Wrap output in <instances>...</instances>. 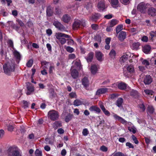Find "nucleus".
Here are the masks:
<instances>
[{
  "label": "nucleus",
  "instance_id": "052dcab7",
  "mask_svg": "<svg viewBox=\"0 0 156 156\" xmlns=\"http://www.w3.org/2000/svg\"><path fill=\"white\" fill-rule=\"evenodd\" d=\"M5 134V132L2 129H0V138H2Z\"/></svg>",
  "mask_w": 156,
  "mask_h": 156
},
{
  "label": "nucleus",
  "instance_id": "0eeeda50",
  "mask_svg": "<svg viewBox=\"0 0 156 156\" xmlns=\"http://www.w3.org/2000/svg\"><path fill=\"white\" fill-rule=\"evenodd\" d=\"M126 69L127 71L124 72V74L125 76L129 77V76L130 75L128 74L127 72H129L130 73H133L135 71L134 67L133 66L130 65L127 67Z\"/></svg>",
  "mask_w": 156,
  "mask_h": 156
},
{
  "label": "nucleus",
  "instance_id": "e2e57ef3",
  "mask_svg": "<svg viewBox=\"0 0 156 156\" xmlns=\"http://www.w3.org/2000/svg\"><path fill=\"white\" fill-rule=\"evenodd\" d=\"M13 129V127L12 125H9L8 126V130L9 131H12Z\"/></svg>",
  "mask_w": 156,
  "mask_h": 156
},
{
  "label": "nucleus",
  "instance_id": "f3484780",
  "mask_svg": "<svg viewBox=\"0 0 156 156\" xmlns=\"http://www.w3.org/2000/svg\"><path fill=\"white\" fill-rule=\"evenodd\" d=\"M95 56L97 59L99 61H102V57L103 54L100 51H97L95 52Z\"/></svg>",
  "mask_w": 156,
  "mask_h": 156
},
{
  "label": "nucleus",
  "instance_id": "72a5a7b5",
  "mask_svg": "<svg viewBox=\"0 0 156 156\" xmlns=\"http://www.w3.org/2000/svg\"><path fill=\"white\" fill-rule=\"evenodd\" d=\"M82 104V102L81 101L78 99L75 100L73 102L74 105L76 106H78Z\"/></svg>",
  "mask_w": 156,
  "mask_h": 156
},
{
  "label": "nucleus",
  "instance_id": "20e7f679",
  "mask_svg": "<svg viewBox=\"0 0 156 156\" xmlns=\"http://www.w3.org/2000/svg\"><path fill=\"white\" fill-rule=\"evenodd\" d=\"M55 36L57 39L59 40L62 44H65L66 42V40L65 38H70V36L68 35L58 32L56 33Z\"/></svg>",
  "mask_w": 156,
  "mask_h": 156
},
{
  "label": "nucleus",
  "instance_id": "2eb2a0df",
  "mask_svg": "<svg viewBox=\"0 0 156 156\" xmlns=\"http://www.w3.org/2000/svg\"><path fill=\"white\" fill-rule=\"evenodd\" d=\"M82 85L84 87H88L89 85V82L87 77H85L82 80Z\"/></svg>",
  "mask_w": 156,
  "mask_h": 156
},
{
  "label": "nucleus",
  "instance_id": "680f3d73",
  "mask_svg": "<svg viewBox=\"0 0 156 156\" xmlns=\"http://www.w3.org/2000/svg\"><path fill=\"white\" fill-rule=\"evenodd\" d=\"M126 145L129 148H133L134 146L131 143L129 142H127L126 144Z\"/></svg>",
  "mask_w": 156,
  "mask_h": 156
},
{
  "label": "nucleus",
  "instance_id": "6e6552de",
  "mask_svg": "<svg viewBox=\"0 0 156 156\" xmlns=\"http://www.w3.org/2000/svg\"><path fill=\"white\" fill-rule=\"evenodd\" d=\"M147 8L146 5L143 3L139 4L137 7V9L141 13H144Z\"/></svg>",
  "mask_w": 156,
  "mask_h": 156
},
{
  "label": "nucleus",
  "instance_id": "49530a36",
  "mask_svg": "<svg viewBox=\"0 0 156 156\" xmlns=\"http://www.w3.org/2000/svg\"><path fill=\"white\" fill-rule=\"evenodd\" d=\"M139 46L140 44L138 43H133V48L134 49H137Z\"/></svg>",
  "mask_w": 156,
  "mask_h": 156
},
{
  "label": "nucleus",
  "instance_id": "7ed1b4c3",
  "mask_svg": "<svg viewBox=\"0 0 156 156\" xmlns=\"http://www.w3.org/2000/svg\"><path fill=\"white\" fill-rule=\"evenodd\" d=\"M15 64L14 62H9L3 66V69L5 73L7 75H10L11 72L14 71Z\"/></svg>",
  "mask_w": 156,
  "mask_h": 156
},
{
  "label": "nucleus",
  "instance_id": "f8f14e48",
  "mask_svg": "<svg viewBox=\"0 0 156 156\" xmlns=\"http://www.w3.org/2000/svg\"><path fill=\"white\" fill-rule=\"evenodd\" d=\"M70 16L68 14H66L63 15L62 18V20L65 23H68L70 20Z\"/></svg>",
  "mask_w": 156,
  "mask_h": 156
},
{
  "label": "nucleus",
  "instance_id": "58836bf2",
  "mask_svg": "<svg viewBox=\"0 0 156 156\" xmlns=\"http://www.w3.org/2000/svg\"><path fill=\"white\" fill-rule=\"evenodd\" d=\"M129 56L127 55H123L121 58V59L122 61L123 62H125L128 58Z\"/></svg>",
  "mask_w": 156,
  "mask_h": 156
},
{
  "label": "nucleus",
  "instance_id": "338daca9",
  "mask_svg": "<svg viewBox=\"0 0 156 156\" xmlns=\"http://www.w3.org/2000/svg\"><path fill=\"white\" fill-rule=\"evenodd\" d=\"M118 96L117 94H113L110 95V98L111 99H113Z\"/></svg>",
  "mask_w": 156,
  "mask_h": 156
},
{
  "label": "nucleus",
  "instance_id": "8fccbe9b",
  "mask_svg": "<svg viewBox=\"0 0 156 156\" xmlns=\"http://www.w3.org/2000/svg\"><path fill=\"white\" fill-rule=\"evenodd\" d=\"M55 12L56 14L59 15L62 13L61 9L58 8H56L55 9Z\"/></svg>",
  "mask_w": 156,
  "mask_h": 156
},
{
  "label": "nucleus",
  "instance_id": "1a4fd4ad",
  "mask_svg": "<svg viewBox=\"0 0 156 156\" xmlns=\"http://www.w3.org/2000/svg\"><path fill=\"white\" fill-rule=\"evenodd\" d=\"M13 55L16 58V61L17 63L18 64L20 60L21 56L20 53L16 50L13 52Z\"/></svg>",
  "mask_w": 156,
  "mask_h": 156
},
{
  "label": "nucleus",
  "instance_id": "603ef678",
  "mask_svg": "<svg viewBox=\"0 0 156 156\" xmlns=\"http://www.w3.org/2000/svg\"><path fill=\"white\" fill-rule=\"evenodd\" d=\"M128 130L131 132H132L134 134L136 133V128H133L130 127H129L128 128Z\"/></svg>",
  "mask_w": 156,
  "mask_h": 156
},
{
  "label": "nucleus",
  "instance_id": "aec40b11",
  "mask_svg": "<svg viewBox=\"0 0 156 156\" xmlns=\"http://www.w3.org/2000/svg\"><path fill=\"white\" fill-rule=\"evenodd\" d=\"M123 102V100L122 98H119L118 99L116 102V105L119 107L122 106V105Z\"/></svg>",
  "mask_w": 156,
  "mask_h": 156
},
{
  "label": "nucleus",
  "instance_id": "de8ad7c7",
  "mask_svg": "<svg viewBox=\"0 0 156 156\" xmlns=\"http://www.w3.org/2000/svg\"><path fill=\"white\" fill-rule=\"evenodd\" d=\"M108 149V148L104 145L101 146L100 148V150L103 152H106Z\"/></svg>",
  "mask_w": 156,
  "mask_h": 156
},
{
  "label": "nucleus",
  "instance_id": "6e6d98bb",
  "mask_svg": "<svg viewBox=\"0 0 156 156\" xmlns=\"http://www.w3.org/2000/svg\"><path fill=\"white\" fill-rule=\"evenodd\" d=\"M118 3V0H111V3L113 5H117Z\"/></svg>",
  "mask_w": 156,
  "mask_h": 156
},
{
  "label": "nucleus",
  "instance_id": "c9c22d12",
  "mask_svg": "<svg viewBox=\"0 0 156 156\" xmlns=\"http://www.w3.org/2000/svg\"><path fill=\"white\" fill-rule=\"evenodd\" d=\"M154 111V109L152 106H149L147 108V112L151 114L153 113Z\"/></svg>",
  "mask_w": 156,
  "mask_h": 156
},
{
  "label": "nucleus",
  "instance_id": "7c9ffc66",
  "mask_svg": "<svg viewBox=\"0 0 156 156\" xmlns=\"http://www.w3.org/2000/svg\"><path fill=\"white\" fill-rule=\"evenodd\" d=\"M123 26L121 24L118 26L116 28V33L117 34H118L123 29Z\"/></svg>",
  "mask_w": 156,
  "mask_h": 156
},
{
  "label": "nucleus",
  "instance_id": "473e14b6",
  "mask_svg": "<svg viewBox=\"0 0 156 156\" xmlns=\"http://www.w3.org/2000/svg\"><path fill=\"white\" fill-rule=\"evenodd\" d=\"M22 103L23 104L22 105V107L24 109H26L28 108L29 104L27 101L25 100H23L22 101Z\"/></svg>",
  "mask_w": 156,
  "mask_h": 156
},
{
  "label": "nucleus",
  "instance_id": "f704fd0d",
  "mask_svg": "<svg viewBox=\"0 0 156 156\" xmlns=\"http://www.w3.org/2000/svg\"><path fill=\"white\" fill-rule=\"evenodd\" d=\"M48 62H46L45 61H43L41 62V64L42 66L44 65L43 67L44 69H48Z\"/></svg>",
  "mask_w": 156,
  "mask_h": 156
},
{
  "label": "nucleus",
  "instance_id": "79ce46f5",
  "mask_svg": "<svg viewBox=\"0 0 156 156\" xmlns=\"http://www.w3.org/2000/svg\"><path fill=\"white\" fill-rule=\"evenodd\" d=\"M35 156H42V152L41 151L37 149L35 152Z\"/></svg>",
  "mask_w": 156,
  "mask_h": 156
},
{
  "label": "nucleus",
  "instance_id": "bf43d9fd",
  "mask_svg": "<svg viewBox=\"0 0 156 156\" xmlns=\"http://www.w3.org/2000/svg\"><path fill=\"white\" fill-rule=\"evenodd\" d=\"M124 154L120 152H118L114 154L113 156H123Z\"/></svg>",
  "mask_w": 156,
  "mask_h": 156
},
{
  "label": "nucleus",
  "instance_id": "393cba45",
  "mask_svg": "<svg viewBox=\"0 0 156 156\" xmlns=\"http://www.w3.org/2000/svg\"><path fill=\"white\" fill-rule=\"evenodd\" d=\"M118 87L120 90H124L126 88V85L124 83H121L118 84Z\"/></svg>",
  "mask_w": 156,
  "mask_h": 156
},
{
  "label": "nucleus",
  "instance_id": "f257e3e1",
  "mask_svg": "<svg viewBox=\"0 0 156 156\" xmlns=\"http://www.w3.org/2000/svg\"><path fill=\"white\" fill-rule=\"evenodd\" d=\"M7 156H22L21 152L16 146H10L7 151Z\"/></svg>",
  "mask_w": 156,
  "mask_h": 156
},
{
  "label": "nucleus",
  "instance_id": "e433bc0d",
  "mask_svg": "<svg viewBox=\"0 0 156 156\" xmlns=\"http://www.w3.org/2000/svg\"><path fill=\"white\" fill-rule=\"evenodd\" d=\"M118 21L115 19H113L111 21L110 24L111 27H113L118 23Z\"/></svg>",
  "mask_w": 156,
  "mask_h": 156
},
{
  "label": "nucleus",
  "instance_id": "a878e982",
  "mask_svg": "<svg viewBox=\"0 0 156 156\" xmlns=\"http://www.w3.org/2000/svg\"><path fill=\"white\" fill-rule=\"evenodd\" d=\"M130 95L131 96L135 98L138 97L139 96L136 90H133L130 91Z\"/></svg>",
  "mask_w": 156,
  "mask_h": 156
},
{
  "label": "nucleus",
  "instance_id": "423d86ee",
  "mask_svg": "<svg viewBox=\"0 0 156 156\" xmlns=\"http://www.w3.org/2000/svg\"><path fill=\"white\" fill-rule=\"evenodd\" d=\"M53 24L56 28L61 31H62L65 30V27L58 21H54Z\"/></svg>",
  "mask_w": 156,
  "mask_h": 156
},
{
  "label": "nucleus",
  "instance_id": "4be33fe9",
  "mask_svg": "<svg viewBox=\"0 0 156 156\" xmlns=\"http://www.w3.org/2000/svg\"><path fill=\"white\" fill-rule=\"evenodd\" d=\"M151 47L149 45H145L143 48V51L146 54L148 53L150 51Z\"/></svg>",
  "mask_w": 156,
  "mask_h": 156
},
{
  "label": "nucleus",
  "instance_id": "4468645a",
  "mask_svg": "<svg viewBox=\"0 0 156 156\" xmlns=\"http://www.w3.org/2000/svg\"><path fill=\"white\" fill-rule=\"evenodd\" d=\"M108 89L107 88H102L98 89L96 92V94L98 95L104 94L108 92Z\"/></svg>",
  "mask_w": 156,
  "mask_h": 156
},
{
  "label": "nucleus",
  "instance_id": "4d7b16f0",
  "mask_svg": "<svg viewBox=\"0 0 156 156\" xmlns=\"http://www.w3.org/2000/svg\"><path fill=\"white\" fill-rule=\"evenodd\" d=\"M83 135L84 136H87L88 134V131L87 129H83L82 132Z\"/></svg>",
  "mask_w": 156,
  "mask_h": 156
},
{
  "label": "nucleus",
  "instance_id": "864d4df0",
  "mask_svg": "<svg viewBox=\"0 0 156 156\" xmlns=\"http://www.w3.org/2000/svg\"><path fill=\"white\" fill-rule=\"evenodd\" d=\"M69 96L71 98H76V95L75 92H71L69 94Z\"/></svg>",
  "mask_w": 156,
  "mask_h": 156
},
{
  "label": "nucleus",
  "instance_id": "c85d7f7f",
  "mask_svg": "<svg viewBox=\"0 0 156 156\" xmlns=\"http://www.w3.org/2000/svg\"><path fill=\"white\" fill-rule=\"evenodd\" d=\"M56 96V94L54 90L53 89H51L49 90V97L51 98H53Z\"/></svg>",
  "mask_w": 156,
  "mask_h": 156
},
{
  "label": "nucleus",
  "instance_id": "a211bd4d",
  "mask_svg": "<svg viewBox=\"0 0 156 156\" xmlns=\"http://www.w3.org/2000/svg\"><path fill=\"white\" fill-rule=\"evenodd\" d=\"M71 75L74 79H76L78 76V72L75 69L73 70L71 69Z\"/></svg>",
  "mask_w": 156,
  "mask_h": 156
},
{
  "label": "nucleus",
  "instance_id": "39448f33",
  "mask_svg": "<svg viewBox=\"0 0 156 156\" xmlns=\"http://www.w3.org/2000/svg\"><path fill=\"white\" fill-rule=\"evenodd\" d=\"M48 116L51 120L55 121L58 119L59 114L58 112L55 110H51L48 112Z\"/></svg>",
  "mask_w": 156,
  "mask_h": 156
},
{
  "label": "nucleus",
  "instance_id": "bb28decb",
  "mask_svg": "<svg viewBox=\"0 0 156 156\" xmlns=\"http://www.w3.org/2000/svg\"><path fill=\"white\" fill-rule=\"evenodd\" d=\"M73 116V114H69L66 116L65 121L66 122H68L72 119Z\"/></svg>",
  "mask_w": 156,
  "mask_h": 156
},
{
  "label": "nucleus",
  "instance_id": "2f4dec72",
  "mask_svg": "<svg viewBox=\"0 0 156 156\" xmlns=\"http://www.w3.org/2000/svg\"><path fill=\"white\" fill-rule=\"evenodd\" d=\"M116 52L113 49H112L109 53V55L111 58H114L116 55Z\"/></svg>",
  "mask_w": 156,
  "mask_h": 156
},
{
  "label": "nucleus",
  "instance_id": "3c124183",
  "mask_svg": "<svg viewBox=\"0 0 156 156\" xmlns=\"http://www.w3.org/2000/svg\"><path fill=\"white\" fill-rule=\"evenodd\" d=\"M20 130L22 134H23L26 131L24 127L23 126H20Z\"/></svg>",
  "mask_w": 156,
  "mask_h": 156
},
{
  "label": "nucleus",
  "instance_id": "774afa93",
  "mask_svg": "<svg viewBox=\"0 0 156 156\" xmlns=\"http://www.w3.org/2000/svg\"><path fill=\"white\" fill-rule=\"evenodd\" d=\"M142 64L146 66H148L149 65V62L146 60H144L142 62Z\"/></svg>",
  "mask_w": 156,
  "mask_h": 156
},
{
  "label": "nucleus",
  "instance_id": "a19ab883",
  "mask_svg": "<svg viewBox=\"0 0 156 156\" xmlns=\"http://www.w3.org/2000/svg\"><path fill=\"white\" fill-rule=\"evenodd\" d=\"M151 37L150 38L153 41V37H156V31H151L150 33Z\"/></svg>",
  "mask_w": 156,
  "mask_h": 156
},
{
  "label": "nucleus",
  "instance_id": "0e129e2a",
  "mask_svg": "<svg viewBox=\"0 0 156 156\" xmlns=\"http://www.w3.org/2000/svg\"><path fill=\"white\" fill-rule=\"evenodd\" d=\"M144 138L145 139V141L146 143L147 144H148L150 143L151 141L150 137L148 138V137H145Z\"/></svg>",
  "mask_w": 156,
  "mask_h": 156
},
{
  "label": "nucleus",
  "instance_id": "37998d69",
  "mask_svg": "<svg viewBox=\"0 0 156 156\" xmlns=\"http://www.w3.org/2000/svg\"><path fill=\"white\" fill-rule=\"evenodd\" d=\"M95 39L96 41H98L100 43L101 42V38L100 35H98L95 37Z\"/></svg>",
  "mask_w": 156,
  "mask_h": 156
},
{
  "label": "nucleus",
  "instance_id": "09e8293b",
  "mask_svg": "<svg viewBox=\"0 0 156 156\" xmlns=\"http://www.w3.org/2000/svg\"><path fill=\"white\" fill-rule=\"evenodd\" d=\"M131 137L132 139L134 141V143L136 144H137L139 142L136 137L134 135H132Z\"/></svg>",
  "mask_w": 156,
  "mask_h": 156
},
{
  "label": "nucleus",
  "instance_id": "412c9836",
  "mask_svg": "<svg viewBox=\"0 0 156 156\" xmlns=\"http://www.w3.org/2000/svg\"><path fill=\"white\" fill-rule=\"evenodd\" d=\"M47 15L49 17L51 16L53 14V12L50 6L48 7L46 10Z\"/></svg>",
  "mask_w": 156,
  "mask_h": 156
},
{
  "label": "nucleus",
  "instance_id": "cd10ccee",
  "mask_svg": "<svg viewBox=\"0 0 156 156\" xmlns=\"http://www.w3.org/2000/svg\"><path fill=\"white\" fill-rule=\"evenodd\" d=\"M62 126L61 123L58 121L55 122L53 124V128L55 129H57L58 127L61 126Z\"/></svg>",
  "mask_w": 156,
  "mask_h": 156
},
{
  "label": "nucleus",
  "instance_id": "dca6fc26",
  "mask_svg": "<svg viewBox=\"0 0 156 156\" xmlns=\"http://www.w3.org/2000/svg\"><path fill=\"white\" fill-rule=\"evenodd\" d=\"M148 12L149 15L151 16H154L156 15V9L151 7L148 9Z\"/></svg>",
  "mask_w": 156,
  "mask_h": 156
},
{
  "label": "nucleus",
  "instance_id": "c756f323",
  "mask_svg": "<svg viewBox=\"0 0 156 156\" xmlns=\"http://www.w3.org/2000/svg\"><path fill=\"white\" fill-rule=\"evenodd\" d=\"M97 71V68L95 65H92L91 67V71L92 73L94 74Z\"/></svg>",
  "mask_w": 156,
  "mask_h": 156
},
{
  "label": "nucleus",
  "instance_id": "9b49d317",
  "mask_svg": "<svg viewBox=\"0 0 156 156\" xmlns=\"http://www.w3.org/2000/svg\"><path fill=\"white\" fill-rule=\"evenodd\" d=\"M126 33L125 32L122 31L120 32L119 34L118 38L120 41H122L126 38Z\"/></svg>",
  "mask_w": 156,
  "mask_h": 156
},
{
  "label": "nucleus",
  "instance_id": "13d9d810",
  "mask_svg": "<svg viewBox=\"0 0 156 156\" xmlns=\"http://www.w3.org/2000/svg\"><path fill=\"white\" fill-rule=\"evenodd\" d=\"M27 83V91L26 93L27 95H29V82H28L26 83Z\"/></svg>",
  "mask_w": 156,
  "mask_h": 156
},
{
  "label": "nucleus",
  "instance_id": "ea45409f",
  "mask_svg": "<svg viewBox=\"0 0 156 156\" xmlns=\"http://www.w3.org/2000/svg\"><path fill=\"white\" fill-rule=\"evenodd\" d=\"M46 144H52L54 142V140L49 138H46L45 139Z\"/></svg>",
  "mask_w": 156,
  "mask_h": 156
},
{
  "label": "nucleus",
  "instance_id": "c03bdc74",
  "mask_svg": "<svg viewBox=\"0 0 156 156\" xmlns=\"http://www.w3.org/2000/svg\"><path fill=\"white\" fill-rule=\"evenodd\" d=\"M145 93L148 95H152L153 93V92L151 90L147 89L144 90Z\"/></svg>",
  "mask_w": 156,
  "mask_h": 156
},
{
  "label": "nucleus",
  "instance_id": "4c0bfd02",
  "mask_svg": "<svg viewBox=\"0 0 156 156\" xmlns=\"http://www.w3.org/2000/svg\"><path fill=\"white\" fill-rule=\"evenodd\" d=\"M114 117L116 119H118L122 123H124L126 122L123 119L117 115H114Z\"/></svg>",
  "mask_w": 156,
  "mask_h": 156
},
{
  "label": "nucleus",
  "instance_id": "ddd939ff",
  "mask_svg": "<svg viewBox=\"0 0 156 156\" xmlns=\"http://www.w3.org/2000/svg\"><path fill=\"white\" fill-rule=\"evenodd\" d=\"M98 7L100 10H103L105 8V5L104 1L101 0L99 1Z\"/></svg>",
  "mask_w": 156,
  "mask_h": 156
},
{
  "label": "nucleus",
  "instance_id": "9d476101",
  "mask_svg": "<svg viewBox=\"0 0 156 156\" xmlns=\"http://www.w3.org/2000/svg\"><path fill=\"white\" fill-rule=\"evenodd\" d=\"M152 82V79L149 75H147L144 78V82L145 84H150Z\"/></svg>",
  "mask_w": 156,
  "mask_h": 156
},
{
  "label": "nucleus",
  "instance_id": "a18cd8bd",
  "mask_svg": "<svg viewBox=\"0 0 156 156\" xmlns=\"http://www.w3.org/2000/svg\"><path fill=\"white\" fill-rule=\"evenodd\" d=\"M66 51L70 53H72L74 51V49L72 48L70 46H67L66 47Z\"/></svg>",
  "mask_w": 156,
  "mask_h": 156
},
{
  "label": "nucleus",
  "instance_id": "6ab92c4d",
  "mask_svg": "<svg viewBox=\"0 0 156 156\" xmlns=\"http://www.w3.org/2000/svg\"><path fill=\"white\" fill-rule=\"evenodd\" d=\"M81 24V22L80 20H76L75 21L73 25V28L74 30H76L79 27L80 24Z\"/></svg>",
  "mask_w": 156,
  "mask_h": 156
},
{
  "label": "nucleus",
  "instance_id": "69168bd1",
  "mask_svg": "<svg viewBox=\"0 0 156 156\" xmlns=\"http://www.w3.org/2000/svg\"><path fill=\"white\" fill-rule=\"evenodd\" d=\"M46 33L48 36H50L52 34V31L50 29H48L46 30Z\"/></svg>",
  "mask_w": 156,
  "mask_h": 156
},
{
  "label": "nucleus",
  "instance_id": "5fc2aeb1",
  "mask_svg": "<svg viewBox=\"0 0 156 156\" xmlns=\"http://www.w3.org/2000/svg\"><path fill=\"white\" fill-rule=\"evenodd\" d=\"M139 106L141 111L143 112L145 111V108L143 104H140Z\"/></svg>",
  "mask_w": 156,
  "mask_h": 156
},
{
  "label": "nucleus",
  "instance_id": "f03ea898",
  "mask_svg": "<svg viewBox=\"0 0 156 156\" xmlns=\"http://www.w3.org/2000/svg\"><path fill=\"white\" fill-rule=\"evenodd\" d=\"M7 156H22L21 152L16 146H10L7 151Z\"/></svg>",
  "mask_w": 156,
  "mask_h": 156
},
{
  "label": "nucleus",
  "instance_id": "b1692460",
  "mask_svg": "<svg viewBox=\"0 0 156 156\" xmlns=\"http://www.w3.org/2000/svg\"><path fill=\"white\" fill-rule=\"evenodd\" d=\"M100 16H101L100 15L96 14L92 15L90 19L92 21L96 22Z\"/></svg>",
  "mask_w": 156,
  "mask_h": 156
},
{
  "label": "nucleus",
  "instance_id": "5701e85b",
  "mask_svg": "<svg viewBox=\"0 0 156 156\" xmlns=\"http://www.w3.org/2000/svg\"><path fill=\"white\" fill-rule=\"evenodd\" d=\"M94 56V53L90 52L88 55L86 59L88 62L92 61Z\"/></svg>",
  "mask_w": 156,
  "mask_h": 156
}]
</instances>
